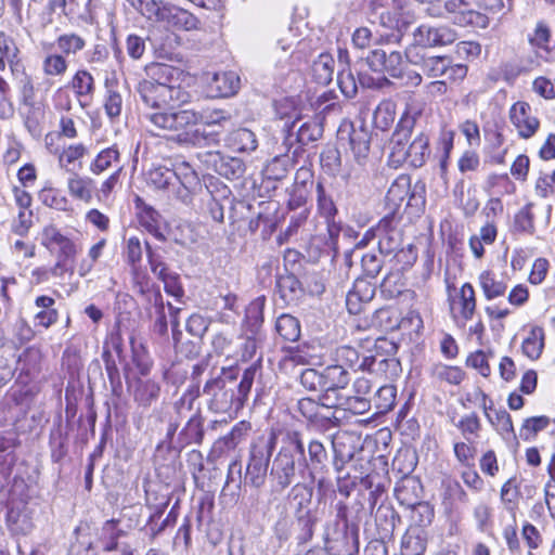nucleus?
I'll use <instances>...</instances> for the list:
<instances>
[{
	"label": "nucleus",
	"mask_w": 555,
	"mask_h": 555,
	"mask_svg": "<svg viewBox=\"0 0 555 555\" xmlns=\"http://www.w3.org/2000/svg\"><path fill=\"white\" fill-rule=\"evenodd\" d=\"M258 367L251 364L245 369L240 383L237 371L222 370L221 374L209 379L204 386V393L210 396L209 409L216 413H236L244 406L251 390Z\"/></svg>",
	"instance_id": "1"
},
{
	"label": "nucleus",
	"mask_w": 555,
	"mask_h": 555,
	"mask_svg": "<svg viewBox=\"0 0 555 555\" xmlns=\"http://www.w3.org/2000/svg\"><path fill=\"white\" fill-rule=\"evenodd\" d=\"M147 79L137 85L142 103L157 111L175 108L190 101V94L180 86L172 85L176 68L162 63L152 64L146 69Z\"/></svg>",
	"instance_id": "2"
},
{
	"label": "nucleus",
	"mask_w": 555,
	"mask_h": 555,
	"mask_svg": "<svg viewBox=\"0 0 555 555\" xmlns=\"http://www.w3.org/2000/svg\"><path fill=\"white\" fill-rule=\"evenodd\" d=\"M305 441L299 431H288L284 444L274 456L271 469V492L281 494L296 479L297 472L302 468L300 457L304 456Z\"/></svg>",
	"instance_id": "3"
},
{
	"label": "nucleus",
	"mask_w": 555,
	"mask_h": 555,
	"mask_svg": "<svg viewBox=\"0 0 555 555\" xmlns=\"http://www.w3.org/2000/svg\"><path fill=\"white\" fill-rule=\"evenodd\" d=\"M153 129L159 131L158 135L167 137L169 140L186 145L188 142L194 141L195 135L192 133L202 120V114L190 108H166L145 115Z\"/></svg>",
	"instance_id": "4"
},
{
	"label": "nucleus",
	"mask_w": 555,
	"mask_h": 555,
	"mask_svg": "<svg viewBox=\"0 0 555 555\" xmlns=\"http://www.w3.org/2000/svg\"><path fill=\"white\" fill-rule=\"evenodd\" d=\"M404 56L406 61L415 66L428 77L438 78L447 76L452 81L463 80L467 75V66L463 64H453L448 55H428L420 47H409L405 49Z\"/></svg>",
	"instance_id": "5"
},
{
	"label": "nucleus",
	"mask_w": 555,
	"mask_h": 555,
	"mask_svg": "<svg viewBox=\"0 0 555 555\" xmlns=\"http://www.w3.org/2000/svg\"><path fill=\"white\" fill-rule=\"evenodd\" d=\"M276 444L274 434L269 437H258L249 449V457L247 462L245 482L255 488L264 485L270 464V459Z\"/></svg>",
	"instance_id": "6"
},
{
	"label": "nucleus",
	"mask_w": 555,
	"mask_h": 555,
	"mask_svg": "<svg viewBox=\"0 0 555 555\" xmlns=\"http://www.w3.org/2000/svg\"><path fill=\"white\" fill-rule=\"evenodd\" d=\"M370 144L371 133L366 127L363 125L358 128L351 126V131L349 132V145L353 163L347 160L343 164L341 172L338 175L345 182L360 178L363 167L369 158Z\"/></svg>",
	"instance_id": "7"
},
{
	"label": "nucleus",
	"mask_w": 555,
	"mask_h": 555,
	"mask_svg": "<svg viewBox=\"0 0 555 555\" xmlns=\"http://www.w3.org/2000/svg\"><path fill=\"white\" fill-rule=\"evenodd\" d=\"M312 495V488L301 482L295 483L287 494V500L294 511L295 517L302 526V533L298 538L301 542H307L313 537L315 518L310 509Z\"/></svg>",
	"instance_id": "8"
},
{
	"label": "nucleus",
	"mask_w": 555,
	"mask_h": 555,
	"mask_svg": "<svg viewBox=\"0 0 555 555\" xmlns=\"http://www.w3.org/2000/svg\"><path fill=\"white\" fill-rule=\"evenodd\" d=\"M296 124L297 120L292 121L291 125L285 122L284 131L286 134L283 141V145L287 147V152H291L295 143L299 144V146L295 147L292 152L294 157H297L304 151L302 147L305 145L318 141L323 135V125L317 118L302 122L295 133L294 129Z\"/></svg>",
	"instance_id": "9"
},
{
	"label": "nucleus",
	"mask_w": 555,
	"mask_h": 555,
	"mask_svg": "<svg viewBox=\"0 0 555 555\" xmlns=\"http://www.w3.org/2000/svg\"><path fill=\"white\" fill-rule=\"evenodd\" d=\"M444 15L442 12L430 13L434 16L446 17L461 27L487 28L489 17L487 14L470 9L463 0H448L444 2Z\"/></svg>",
	"instance_id": "10"
},
{
	"label": "nucleus",
	"mask_w": 555,
	"mask_h": 555,
	"mask_svg": "<svg viewBox=\"0 0 555 555\" xmlns=\"http://www.w3.org/2000/svg\"><path fill=\"white\" fill-rule=\"evenodd\" d=\"M198 159L208 170H212L229 180L242 178L246 170V166L241 158L223 155L219 151L198 153Z\"/></svg>",
	"instance_id": "11"
},
{
	"label": "nucleus",
	"mask_w": 555,
	"mask_h": 555,
	"mask_svg": "<svg viewBox=\"0 0 555 555\" xmlns=\"http://www.w3.org/2000/svg\"><path fill=\"white\" fill-rule=\"evenodd\" d=\"M457 39V33L447 25L422 24L413 31V44L426 51L427 48H437L452 44Z\"/></svg>",
	"instance_id": "12"
},
{
	"label": "nucleus",
	"mask_w": 555,
	"mask_h": 555,
	"mask_svg": "<svg viewBox=\"0 0 555 555\" xmlns=\"http://www.w3.org/2000/svg\"><path fill=\"white\" fill-rule=\"evenodd\" d=\"M370 69L378 74H388L392 78H399L402 75L403 55L399 51L374 49L365 59Z\"/></svg>",
	"instance_id": "13"
},
{
	"label": "nucleus",
	"mask_w": 555,
	"mask_h": 555,
	"mask_svg": "<svg viewBox=\"0 0 555 555\" xmlns=\"http://www.w3.org/2000/svg\"><path fill=\"white\" fill-rule=\"evenodd\" d=\"M359 442L360 438L350 431H339L332 436L333 466L337 474H341L346 464L361 450Z\"/></svg>",
	"instance_id": "14"
},
{
	"label": "nucleus",
	"mask_w": 555,
	"mask_h": 555,
	"mask_svg": "<svg viewBox=\"0 0 555 555\" xmlns=\"http://www.w3.org/2000/svg\"><path fill=\"white\" fill-rule=\"evenodd\" d=\"M373 235L378 238V250L383 255H392L402 245V233L397 228L392 214L379 220L373 230Z\"/></svg>",
	"instance_id": "15"
},
{
	"label": "nucleus",
	"mask_w": 555,
	"mask_h": 555,
	"mask_svg": "<svg viewBox=\"0 0 555 555\" xmlns=\"http://www.w3.org/2000/svg\"><path fill=\"white\" fill-rule=\"evenodd\" d=\"M321 403L311 398H301L297 401L296 409L300 415L319 430L327 431L339 425V420L332 414L321 413Z\"/></svg>",
	"instance_id": "16"
},
{
	"label": "nucleus",
	"mask_w": 555,
	"mask_h": 555,
	"mask_svg": "<svg viewBox=\"0 0 555 555\" xmlns=\"http://www.w3.org/2000/svg\"><path fill=\"white\" fill-rule=\"evenodd\" d=\"M398 348V344L387 337H378L374 340L373 349L379 358V371H384V374L390 378L398 376L401 372L400 361L396 358Z\"/></svg>",
	"instance_id": "17"
},
{
	"label": "nucleus",
	"mask_w": 555,
	"mask_h": 555,
	"mask_svg": "<svg viewBox=\"0 0 555 555\" xmlns=\"http://www.w3.org/2000/svg\"><path fill=\"white\" fill-rule=\"evenodd\" d=\"M509 119L517 129L518 135L522 139L531 138L539 129L540 121L532 115L529 103L518 101L509 109Z\"/></svg>",
	"instance_id": "18"
},
{
	"label": "nucleus",
	"mask_w": 555,
	"mask_h": 555,
	"mask_svg": "<svg viewBox=\"0 0 555 555\" xmlns=\"http://www.w3.org/2000/svg\"><path fill=\"white\" fill-rule=\"evenodd\" d=\"M396 164H406L413 168L423 167L430 157L429 135L421 131L402 152Z\"/></svg>",
	"instance_id": "19"
},
{
	"label": "nucleus",
	"mask_w": 555,
	"mask_h": 555,
	"mask_svg": "<svg viewBox=\"0 0 555 555\" xmlns=\"http://www.w3.org/2000/svg\"><path fill=\"white\" fill-rule=\"evenodd\" d=\"M240 89V77L235 72L214 73L207 81V91L211 98H229Z\"/></svg>",
	"instance_id": "20"
},
{
	"label": "nucleus",
	"mask_w": 555,
	"mask_h": 555,
	"mask_svg": "<svg viewBox=\"0 0 555 555\" xmlns=\"http://www.w3.org/2000/svg\"><path fill=\"white\" fill-rule=\"evenodd\" d=\"M308 456L304 451V456L300 457L302 468H309L310 474L314 477L315 474H324L328 470L327 462L328 454L324 444L318 439H311L307 443Z\"/></svg>",
	"instance_id": "21"
},
{
	"label": "nucleus",
	"mask_w": 555,
	"mask_h": 555,
	"mask_svg": "<svg viewBox=\"0 0 555 555\" xmlns=\"http://www.w3.org/2000/svg\"><path fill=\"white\" fill-rule=\"evenodd\" d=\"M324 546L330 551H343L350 543L349 524L331 520L326 522L323 534Z\"/></svg>",
	"instance_id": "22"
},
{
	"label": "nucleus",
	"mask_w": 555,
	"mask_h": 555,
	"mask_svg": "<svg viewBox=\"0 0 555 555\" xmlns=\"http://www.w3.org/2000/svg\"><path fill=\"white\" fill-rule=\"evenodd\" d=\"M423 487L413 476L404 475L395 487V496L400 505L410 507L421 501Z\"/></svg>",
	"instance_id": "23"
},
{
	"label": "nucleus",
	"mask_w": 555,
	"mask_h": 555,
	"mask_svg": "<svg viewBox=\"0 0 555 555\" xmlns=\"http://www.w3.org/2000/svg\"><path fill=\"white\" fill-rule=\"evenodd\" d=\"M276 292L286 305H296L304 296V288L295 274L285 272L276 276Z\"/></svg>",
	"instance_id": "24"
},
{
	"label": "nucleus",
	"mask_w": 555,
	"mask_h": 555,
	"mask_svg": "<svg viewBox=\"0 0 555 555\" xmlns=\"http://www.w3.org/2000/svg\"><path fill=\"white\" fill-rule=\"evenodd\" d=\"M34 305L37 310L34 314L35 326L49 328L59 321V311L54 307V298L40 295L36 297Z\"/></svg>",
	"instance_id": "25"
},
{
	"label": "nucleus",
	"mask_w": 555,
	"mask_h": 555,
	"mask_svg": "<svg viewBox=\"0 0 555 555\" xmlns=\"http://www.w3.org/2000/svg\"><path fill=\"white\" fill-rule=\"evenodd\" d=\"M21 65V50L15 39L5 31H0V72H4L7 66L11 70Z\"/></svg>",
	"instance_id": "26"
},
{
	"label": "nucleus",
	"mask_w": 555,
	"mask_h": 555,
	"mask_svg": "<svg viewBox=\"0 0 555 555\" xmlns=\"http://www.w3.org/2000/svg\"><path fill=\"white\" fill-rule=\"evenodd\" d=\"M383 25H389V27L395 28V30L390 34L380 35L376 40L377 43H399L403 37V35L410 29V26L413 23L412 16L409 14H399L395 20V25H392V17L388 13L387 15H382Z\"/></svg>",
	"instance_id": "27"
},
{
	"label": "nucleus",
	"mask_w": 555,
	"mask_h": 555,
	"mask_svg": "<svg viewBox=\"0 0 555 555\" xmlns=\"http://www.w3.org/2000/svg\"><path fill=\"white\" fill-rule=\"evenodd\" d=\"M527 41L535 51L550 54L552 52V27L550 22L544 18L538 20L532 30L528 34Z\"/></svg>",
	"instance_id": "28"
},
{
	"label": "nucleus",
	"mask_w": 555,
	"mask_h": 555,
	"mask_svg": "<svg viewBox=\"0 0 555 555\" xmlns=\"http://www.w3.org/2000/svg\"><path fill=\"white\" fill-rule=\"evenodd\" d=\"M70 87L73 88L80 106H88L95 91L93 76L88 70L80 69L74 75L70 81Z\"/></svg>",
	"instance_id": "29"
},
{
	"label": "nucleus",
	"mask_w": 555,
	"mask_h": 555,
	"mask_svg": "<svg viewBox=\"0 0 555 555\" xmlns=\"http://www.w3.org/2000/svg\"><path fill=\"white\" fill-rule=\"evenodd\" d=\"M315 201L318 214L324 219L336 218L338 209L333 199L332 191L325 185L323 179L315 184Z\"/></svg>",
	"instance_id": "30"
},
{
	"label": "nucleus",
	"mask_w": 555,
	"mask_h": 555,
	"mask_svg": "<svg viewBox=\"0 0 555 555\" xmlns=\"http://www.w3.org/2000/svg\"><path fill=\"white\" fill-rule=\"evenodd\" d=\"M204 438L203 418L195 414L193 415L185 426L182 428L178 436L179 449L189 444H201Z\"/></svg>",
	"instance_id": "31"
},
{
	"label": "nucleus",
	"mask_w": 555,
	"mask_h": 555,
	"mask_svg": "<svg viewBox=\"0 0 555 555\" xmlns=\"http://www.w3.org/2000/svg\"><path fill=\"white\" fill-rule=\"evenodd\" d=\"M287 147L285 153L274 156L264 167L263 175L269 180L280 181L286 178L291 167L294 164V156L288 155Z\"/></svg>",
	"instance_id": "32"
},
{
	"label": "nucleus",
	"mask_w": 555,
	"mask_h": 555,
	"mask_svg": "<svg viewBox=\"0 0 555 555\" xmlns=\"http://www.w3.org/2000/svg\"><path fill=\"white\" fill-rule=\"evenodd\" d=\"M68 431L64 429L62 425V416L59 415L55 421L53 428L50 431V447H51V457L53 462L62 461L66 453V441H67Z\"/></svg>",
	"instance_id": "33"
},
{
	"label": "nucleus",
	"mask_w": 555,
	"mask_h": 555,
	"mask_svg": "<svg viewBox=\"0 0 555 555\" xmlns=\"http://www.w3.org/2000/svg\"><path fill=\"white\" fill-rule=\"evenodd\" d=\"M86 40L76 33H66L60 35L54 43H50L48 47L52 49L53 46L60 51L62 55L69 56L76 55L86 48Z\"/></svg>",
	"instance_id": "34"
},
{
	"label": "nucleus",
	"mask_w": 555,
	"mask_h": 555,
	"mask_svg": "<svg viewBox=\"0 0 555 555\" xmlns=\"http://www.w3.org/2000/svg\"><path fill=\"white\" fill-rule=\"evenodd\" d=\"M349 373L343 365H328L323 370V390H341L349 384Z\"/></svg>",
	"instance_id": "35"
},
{
	"label": "nucleus",
	"mask_w": 555,
	"mask_h": 555,
	"mask_svg": "<svg viewBox=\"0 0 555 555\" xmlns=\"http://www.w3.org/2000/svg\"><path fill=\"white\" fill-rule=\"evenodd\" d=\"M10 72L21 93L22 103L26 105L31 104L35 99V87L31 76L27 74L24 65L12 68Z\"/></svg>",
	"instance_id": "36"
},
{
	"label": "nucleus",
	"mask_w": 555,
	"mask_h": 555,
	"mask_svg": "<svg viewBox=\"0 0 555 555\" xmlns=\"http://www.w3.org/2000/svg\"><path fill=\"white\" fill-rule=\"evenodd\" d=\"M413 129L405 126L401 121H398L395 131L391 134L389 146H390V158L393 163L403 155V151L409 145Z\"/></svg>",
	"instance_id": "37"
},
{
	"label": "nucleus",
	"mask_w": 555,
	"mask_h": 555,
	"mask_svg": "<svg viewBox=\"0 0 555 555\" xmlns=\"http://www.w3.org/2000/svg\"><path fill=\"white\" fill-rule=\"evenodd\" d=\"M479 285L488 300L501 297L507 289V284L495 276L491 271H483L479 275Z\"/></svg>",
	"instance_id": "38"
},
{
	"label": "nucleus",
	"mask_w": 555,
	"mask_h": 555,
	"mask_svg": "<svg viewBox=\"0 0 555 555\" xmlns=\"http://www.w3.org/2000/svg\"><path fill=\"white\" fill-rule=\"evenodd\" d=\"M544 337L545 335L542 327H532L527 338L522 341V353L530 360L539 359L544 348Z\"/></svg>",
	"instance_id": "39"
},
{
	"label": "nucleus",
	"mask_w": 555,
	"mask_h": 555,
	"mask_svg": "<svg viewBox=\"0 0 555 555\" xmlns=\"http://www.w3.org/2000/svg\"><path fill=\"white\" fill-rule=\"evenodd\" d=\"M160 387L156 382L152 379L139 380L133 392V399L142 406H150L158 399Z\"/></svg>",
	"instance_id": "40"
},
{
	"label": "nucleus",
	"mask_w": 555,
	"mask_h": 555,
	"mask_svg": "<svg viewBox=\"0 0 555 555\" xmlns=\"http://www.w3.org/2000/svg\"><path fill=\"white\" fill-rule=\"evenodd\" d=\"M487 420L492 426L495 427L496 431L503 437V439H517L512 416L506 410H494V414H488Z\"/></svg>",
	"instance_id": "41"
},
{
	"label": "nucleus",
	"mask_w": 555,
	"mask_h": 555,
	"mask_svg": "<svg viewBox=\"0 0 555 555\" xmlns=\"http://www.w3.org/2000/svg\"><path fill=\"white\" fill-rule=\"evenodd\" d=\"M335 61L331 54L322 53L313 62L312 74L315 81L320 85H328L334 75Z\"/></svg>",
	"instance_id": "42"
},
{
	"label": "nucleus",
	"mask_w": 555,
	"mask_h": 555,
	"mask_svg": "<svg viewBox=\"0 0 555 555\" xmlns=\"http://www.w3.org/2000/svg\"><path fill=\"white\" fill-rule=\"evenodd\" d=\"M396 103L391 100L382 101L374 111L373 122L377 129L388 130L396 118Z\"/></svg>",
	"instance_id": "43"
},
{
	"label": "nucleus",
	"mask_w": 555,
	"mask_h": 555,
	"mask_svg": "<svg viewBox=\"0 0 555 555\" xmlns=\"http://www.w3.org/2000/svg\"><path fill=\"white\" fill-rule=\"evenodd\" d=\"M150 301H153L156 319L152 326L153 334L165 337L168 334V324L165 313V305L160 292L157 289L150 294Z\"/></svg>",
	"instance_id": "44"
},
{
	"label": "nucleus",
	"mask_w": 555,
	"mask_h": 555,
	"mask_svg": "<svg viewBox=\"0 0 555 555\" xmlns=\"http://www.w3.org/2000/svg\"><path fill=\"white\" fill-rule=\"evenodd\" d=\"M275 330L286 341H296L300 337L299 320L287 313H283L278 318Z\"/></svg>",
	"instance_id": "45"
},
{
	"label": "nucleus",
	"mask_w": 555,
	"mask_h": 555,
	"mask_svg": "<svg viewBox=\"0 0 555 555\" xmlns=\"http://www.w3.org/2000/svg\"><path fill=\"white\" fill-rule=\"evenodd\" d=\"M120 163V153L117 149V145L114 144L107 149L102 150L95 157V159L90 165V170L94 175H100L105 171L114 164L118 165Z\"/></svg>",
	"instance_id": "46"
},
{
	"label": "nucleus",
	"mask_w": 555,
	"mask_h": 555,
	"mask_svg": "<svg viewBox=\"0 0 555 555\" xmlns=\"http://www.w3.org/2000/svg\"><path fill=\"white\" fill-rule=\"evenodd\" d=\"M229 144L238 152H253L258 146L256 134L247 128L234 130L230 135Z\"/></svg>",
	"instance_id": "47"
},
{
	"label": "nucleus",
	"mask_w": 555,
	"mask_h": 555,
	"mask_svg": "<svg viewBox=\"0 0 555 555\" xmlns=\"http://www.w3.org/2000/svg\"><path fill=\"white\" fill-rule=\"evenodd\" d=\"M397 389L393 385L380 386L375 392L372 402L376 414H385L392 410L396 403Z\"/></svg>",
	"instance_id": "48"
},
{
	"label": "nucleus",
	"mask_w": 555,
	"mask_h": 555,
	"mask_svg": "<svg viewBox=\"0 0 555 555\" xmlns=\"http://www.w3.org/2000/svg\"><path fill=\"white\" fill-rule=\"evenodd\" d=\"M171 172H175V180H178L185 190L193 192L201 188L199 178L189 163L181 162L176 164Z\"/></svg>",
	"instance_id": "49"
},
{
	"label": "nucleus",
	"mask_w": 555,
	"mask_h": 555,
	"mask_svg": "<svg viewBox=\"0 0 555 555\" xmlns=\"http://www.w3.org/2000/svg\"><path fill=\"white\" fill-rule=\"evenodd\" d=\"M551 425V418L545 415L528 417L519 428V437L524 441H530Z\"/></svg>",
	"instance_id": "50"
},
{
	"label": "nucleus",
	"mask_w": 555,
	"mask_h": 555,
	"mask_svg": "<svg viewBox=\"0 0 555 555\" xmlns=\"http://www.w3.org/2000/svg\"><path fill=\"white\" fill-rule=\"evenodd\" d=\"M102 359L104 361L112 393L116 397H120L122 393V382L112 352L108 349H104L102 352Z\"/></svg>",
	"instance_id": "51"
},
{
	"label": "nucleus",
	"mask_w": 555,
	"mask_h": 555,
	"mask_svg": "<svg viewBox=\"0 0 555 555\" xmlns=\"http://www.w3.org/2000/svg\"><path fill=\"white\" fill-rule=\"evenodd\" d=\"M322 169L332 177H337L341 172V154L335 146H326L320 155Z\"/></svg>",
	"instance_id": "52"
},
{
	"label": "nucleus",
	"mask_w": 555,
	"mask_h": 555,
	"mask_svg": "<svg viewBox=\"0 0 555 555\" xmlns=\"http://www.w3.org/2000/svg\"><path fill=\"white\" fill-rule=\"evenodd\" d=\"M460 314L466 322L473 319L476 311V294L470 283H465L460 289Z\"/></svg>",
	"instance_id": "53"
},
{
	"label": "nucleus",
	"mask_w": 555,
	"mask_h": 555,
	"mask_svg": "<svg viewBox=\"0 0 555 555\" xmlns=\"http://www.w3.org/2000/svg\"><path fill=\"white\" fill-rule=\"evenodd\" d=\"M140 223L147 232L153 234L158 240H164L160 232V214L151 206H144L139 215Z\"/></svg>",
	"instance_id": "54"
},
{
	"label": "nucleus",
	"mask_w": 555,
	"mask_h": 555,
	"mask_svg": "<svg viewBox=\"0 0 555 555\" xmlns=\"http://www.w3.org/2000/svg\"><path fill=\"white\" fill-rule=\"evenodd\" d=\"M426 104L423 100L416 98H410L405 104L403 114L399 121L405 126L414 129L417 121L422 118L425 112Z\"/></svg>",
	"instance_id": "55"
},
{
	"label": "nucleus",
	"mask_w": 555,
	"mask_h": 555,
	"mask_svg": "<svg viewBox=\"0 0 555 555\" xmlns=\"http://www.w3.org/2000/svg\"><path fill=\"white\" fill-rule=\"evenodd\" d=\"M398 519L399 516L390 504H380L375 512L376 525L386 535L393 532Z\"/></svg>",
	"instance_id": "56"
},
{
	"label": "nucleus",
	"mask_w": 555,
	"mask_h": 555,
	"mask_svg": "<svg viewBox=\"0 0 555 555\" xmlns=\"http://www.w3.org/2000/svg\"><path fill=\"white\" fill-rule=\"evenodd\" d=\"M411 191V179L409 176H399L390 185L387 192V199L395 205H400L406 199Z\"/></svg>",
	"instance_id": "57"
},
{
	"label": "nucleus",
	"mask_w": 555,
	"mask_h": 555,
	"mask_svg": "<svg viewBox=\"0 0 555 555\" xmlns=\"http://www.w3.org/2000/svg\"><path fill=\"white\" fill-rule=\"evenodd\" d=\"M67 68L66 57L61 53H50L42 61V70L47 76H62Z\"/></svg>",
	"instance_id": "58"
},
{
	"label": "nucleus",
	"mask_w": 555,
	"mask_h": 555,
	"mask_svg": "<svg viewBox=\"0 0 555 555\" xmlns=\"http://www.w3.org/2000/svg\"><path fill=\"white\" fill-rule=\"evenodd\" d=\"M412 509L411 518L420 527L429 526L435 517L434 506L425 501H418L415 505L410 506Z\"/></svg>",
	"instance_id": "59"
},
{
	"label": "nucleus",
	"mask_w": 555,
	"mask_h": 555,
	"mask_svg": "<svg viewBox=\"0 0 555 555\" xmlns=\"http://www.w3.org/2000/svg\"><path fill=\"white\" fill-rule=\"evenodd\" d=\"M14 440L0 436V473L5 476L15 462Z\"/></svg>",
	"instance_id": "60"
},
{
	"label": "nucleus",
	"mask_w": 555,
	"mask_h": 555,
	"mask_svg": "<svg viewBox=\"0 0 555 555\" xmlns=\"http://www.w3.org/2000/svg\"><path fill=\"white\" fill-rule=\"evenodd\" d=\"M8 522L15 533L27 534L33 529V522L28 515L14 508L8 512Z\"/></svg>",
	"instance_id": "61"
},
{
	"label": "nucleus",
	"mask_w": 555,
	"mask_h": 555,
	"mask_svg": "<svg viewBox=\"0 0 555 555\" xmlns=\"http://www.w3.org/2000/svg\"><path fill=\"white\" fill-rule=\"evenodd\" d=\"M456 427L461 430L465 440L470 442L469 436L473 435L475 437H478L479 431L481 430V423L478 415L475 412H473L470 414L463 416L456 424Z\"/></svg>",
	"instance_id": "62"
},
{
	"label": "nucleus",
	"mask_w": 555,
	"mask_h": 555,
	"mask_svg": "<svg viewBox=\"0 0 555 555\" xmlns=\"http://www.w3.org/2000/svg\"><path fill=\"white\" fill-rule=\"evenodd\" d=\"M107 91L104 99V109L108 118L115 119L121 114L122 98L118 91L106 85Z\"/></svg>",
	"instance_id": "63"
},
{
	"label": "nucleus",
	"mask_w": 555,
	"mask_h": 555,
	"mask_svg": "<svg viewBox=\"0 0 555 555\" xmlns=\"http://www.w3.org/2000/svg\"><path fill=\"white\" fill-rule=\"evenodd\" d=\"M513 227L516 232L533 234V214L531 212L530 205H526L515 215Z\"/></svg>",
	"instance_id": "64"
}]
</instances>
